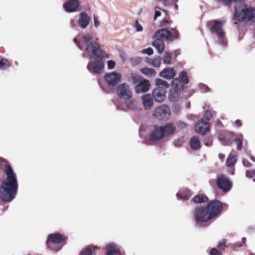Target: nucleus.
<instances>
[{
    "mask_svg": "<svg viewBox=\"0 0 255 255\" xmlns=\"http://www.w3.org/2000/svg\"><path fill=\"white\" fill-rule=\"evenodd\" d=\"M143 77L137 74H131L128 77V81L132 84H137Z\"/></svg>",
    "mask_w": 255,
    "mask_h": 255,
    "instance_id": "473e14b6",
    "label": "nucleus"
},
{
    "mask_svg": "<svg viewBox=\"0 0 255 255\" xmlns=\"http://www.w3.org/2000/svg\"><path fill=\"white\" fill-rule=\"evenodd\" d=\"M117 94L119 98L126 100H129L132 97V89L130 86L126 83H122L118 86Z\"/></svg>",
    "mask_w": 255,
    "mask_h": 255,
    "instance_id": "423d86ee",
    "label": "nucleus"
},
{
    "mask_svg": "<svg viewBox=\"0 0 255 255\" xmlns=\"http://www.w3.org/2000/svg\"><path fill=\"white\" fill-rule=\"evenodd\" d=\"M200 89L203 92H207L208 91V88L205 85H200Z\"/></svg>",
    "mask_w": 255,
    "mask_h": 255,
    "instance_id": "6e6d98bb",
    "label": "nucleus"
},
{
    "mask_svg": "<svg viewBox=\"0 0 255 255\" xmlns=\"http://www.w3.org/2000/svg\"><path fill=\"white\" fill-rule=\"evenodd\" d=\"M219 156L220 158L222 157V156H221V155H219Z\"/></svg>",
    "mask_w": 255,
    "mask_h": 255,
    "instance_id": "0e129e2a",
    "label": "nucleus"
},
{
    "mask_svg": "<svg viewBox=\"0 0 255 255\" xmlns=\"http://www.w3.org/2000/svg\"><path fill=\"white\" fill-rule=\"evenodd\" d=\"M182 90L183 89H178L177 88L171 90L169 94V100L172 102H177L180 98V91Z\"/></svg>",
    "mask_w": 255,
    "mask_h": 255,
    "instance_id": "a878e982",
    "label": "nucleus"
},
{
    "mask_svg": "<svg viewBox=\"0 0 255 255\" xmlns=\"http://www.w3.org/2000/svg\"><path fill=\"white\" fill-rule=\"evenodd\" d=\"M79 0H69L63 4V8L67 12H74L79 10Z\"/></svg>",
    "mask_w": 255,
    "mask_h": 255,
    "instance_id": "ddd939ff",
    "label": "nucleus"
},
{
    "mask_svg": "<svg viewBox=\"0 0 255 255\" xmlns=\"http://www.w3.org/2000/svg\"><path fill=\"white\" fill-rule=\"evenodd\" d=\"M142 52L143 54H147L148 55H152L153 53V49L149 47V48H147L146 49H142Z\"/></svg>",
    "mask_w": 255,
    "mask_h": 255,
    "instance_id": "de8ad7c7",
    "label": "nucleus"
},
{
    "mask_svg": "<svg viewBox=\"0 0 255 255\" xmlns=\"http://www.w3.org/2000/svg\"><path fill=\"white\" fill-rule=\"evenodd\" d=\"M150 87V82L148 80L143 78L136 84L134 87L135 92L137 94L147 92Z\"/></svg>",
    "mask_w": 255,
    "mask_h": 255,
    "instance_id": "4468645a",
    "label": "nucleus"
},
{
    "mask_svg": "<svg viewBox=\"0 0 255 255\" xmlns=\"http://www.w3.org/2000/svg\"><path fill=\"white\" fill-rule=\"evenodd\" d=\"M121 75L119 73L113 72L106 74L104 79L109 87L113 88L121 81Z\"/></svg>",
    "mask_w": 255,
    "mask_h": 255,
    "instance_id": "9d476101",
    "label": "nucleus"
},
{
    "mask_svg": "<svg viewBox=\"0 0 255 255\" xmlns=\"http://www.w3.org/2000/svg\"><path fill=\"white\" fill-rule=\"evenodd\" d=\"M190 144L192 149L194 150L199 149L200 148V141L199 137L197 136H193L191 138Z\"/></svg>",
    "mask_w": 255,
    "mask_h": 255,
    "instance_id": "c756f323",
    "label": "nucleus"
},
{
    "mask_svg": "<svg viewBox=\"0 0 255 255\" xmlns=\"http://www.w3.org/2000/svg\"><path fill=\"white\" fill-rule=\"evenodd\" d=\"M251 159H252V161H255V158L254 157H253V156L251 157Z\"/></svg>",
    "mask_w": 255,
    "mask_h": 255,
    "instance_id": "052dcab7",
    "label": "nucleus"
},
{
    "mask_svg": "<svg viewBox=\"0 0 255 255\" xmlns=\"http://www.w3.org/2000/svg\"><path fill=\"white\" fill-rule=\"evenodd\" d=\"M222 208V203L218 200H215L210 202L206 208L213 218L221 212Z\"/></svg>",
    "mask_w": 255,
    "mask_h": 255,
    "instance_id": "9b49d317",
    "label": "nucleus"
},
{
    "mask_svg": "<svg viewBox=\"0 0 255 255\" xmlns=\"http://www.w3.org/2000/svg\"><path fill=\"white\" fill-rule=\"evenodd\" d=\"M227 243V240L226 239H223L220 241L218 243V247L220 249V250H223L225 249L226 246V244Z\"/></svg>",
    "mask_w": 255,
    "mask_h": 255,
    "instance_id": "37998d69",
    "label": "nucleus"
},
{
    "mask_svg": "<svg viewBox=\"0 0 255 255\" xmlns=\"http://www.w3.org/2000/svg\"><path fill=\"white\" fill-rule=\"evenodd\" d=\"M155 85L157 86L156 88L163 89L167 91V89L170 87V84L166 81L157 78L155 80Z\"/></svg>",
    "mask_w": 255,
    "mask_h": 255,
    "instance_id": "cd10ccee",
    "label": "nucleus"
},
{
    "mask_svg": "<svg viewBox=\"0 0 255 255\" xmlns=\"http://www.w3.org/2000/svg\"><path fill=\"white\" fill-rule=\"evenodd\" d=\"M242 246V245H238L239 247H241Z\"/></svg>",
    "mask_w": 255,
    "mask_h": 255,
    "instance_id": "69168bd1",
    "label": "nucleus"
},
{
    "mask_svg": "<svg viewBox=\"0 0 255 255\" xmlns=\"http://www.w3.org/2000/svg\"><path fill=\"white\" fill-rule=\"evenodd\" d=\"M205 144L207 145V146H209L211 144V143H210V141H209V142H205Z\"/></svg>",
    "mask_w": 255,
    "mask_h": 255,
    "instance_id": "bf43d9fd",
    "label": "nucleus"
},
{
    "mask_svg": "<svg viewBox=\"0 0 255 255\" xmlns=\"http://www.w3.org/2000/svg\"><path fill=\"white\" fill-rule=\"evenodd\" d=\"M233 139H234L236 141L237 149H238V150L241 149L242 148V140L240 138H235L234 137Z\"/></svg>",
    "mask_w": 255,
    "mask_h": 255,
    "instance_id": "49530a36",
    "label": "nucleus"
},
{
    "mask_svg": "<svg viewBox=\"0 0 255 255\" xmlns=\"http://www.w3.org/2000/svg\"><path fill=\"white\" fill-rule=\"evenodd\" d=\"M153 116L157 120L166 121L170 116V110L167 106L163 105L155 109Z\"/></svg>",
    "mask_w": 255,
    "mask_h": 255,
    "instance_id": "6e6552de",
    "label": "nucleus"
},
{
    "mask_svg": "<svg viewBox=\"0 0 255 255\" xmlns=\"http://www.w3.org/2000/svg\"><path fill=\"white\" fill-rule=\"evenodd\" d=\"M219 156L220 158L222 157V156H221V155H219Z\"/></svg>",
    "mask_w": 255,
    "mask_h": 255,
    "instance_id": "e2e57ef3",
    "label": "nucleus"
},
{
    "mask_svg": "<svg viewBox=\"0 0 255 255\" xmlns=\"http://www.w3.org/2000/svg\"><path fill=\"white\" fill-rule=\"evenodd\" d=\"M194 216L195 220L198 222H207L212 219L207 208L200 205L195 208L194 211Z\"/></svg>",
    "mask_w": 255,
    "mask_h": 255,
    "instance_id": "39448f33",
    "label": "nucleus"
},
{
    "mask_svg": "<svg viewBox=\"0 0 255 255\" xmlns=\"http://www.w3.org/2000/svg\"><path fill=\"white\" fill-rule=\"evenodd\" d=\"M141 100L144 109L145 110H149L153 107V97L150 94L143 95L141 97Z\"/></svg>",
    "mask_w": 255,
    "mask_h": 255,
    "instance_id": "f3484780",
    "label": "nucleus"
},
{
    "mask_svg": "<svg viewBox=\"0 0 255 255\" xmlns=\"http://www.w3.org/2000/svg\"><path fill=\"white\" fill-rule=\"evenodd\" d=\"M179 33L177 29L175 28L171 29V31H170L169 41L177 39L179 38Z\"/></svg>",
    "mask_w": 255,
    "mask_h": 255,
    "instance_id": "72a5a7b5",
    "label": "nucleus"
},
{
    "mask_svg": "<svg viewBox=\"0 0 255 255\" xmlns=\"http://www.w3.org/2000/svg\"><path fill=\"white\" fill-rule=\"evenodd\" d=\"M134 27L137 32H141L143 30L142 25L139 23L138 20H136L135 22Z\"/></svg>",
    "mask_w": 255,
    "mask_h": 255,
    "instance_id": "a18cd8bd",
    "label": "nucleus"
},
{
    "mask_svg": "<svg viewBox=\"0 0 255 255\" xmlns=\"http://www.w3.org/2000/svg\"><path fill=\"white\" fill-rule=\"evenodd\" d=\"M217 184L218 187L224 192H228L232 188L231 181L224 175H221L217 177Z\"/></svg>",
    "mask_w": 255,
    "mask_h": 255,
    "instance_id": "f8f14e48",
    "label": "nucleus"
},
{
    "mask_svg": "<svg viewBox=\"0 0 255 255\" xmlns=\"http://www.w3.org/2000/svg\"><path fill=\"white\" fill-rule=\"evenodd\" d=\"M234 22L236 21L248 22L253 20L255 22V8L246 5L243 0H238L235 5Z\"/></svg>",
    "mask_w": 255,
    "mask_h": 255,
    "instance_id": "7ed1b4c3",
    "label": "nucleus"
},
{
    "mask_svg": "<svg viewBox=\"0 0 255 255\" xmlns=\"http://www.w3.org/2000/svg\"><path fill=\"white\" fill-rule=\"evenodd\" d=\"M175 0V1H178V0Z\"/></svg>",
    "mask_w": 255,
    "mask_h": 255,
    "instance_id": "338daca9",
    "label": "nucleus"
},
{
    "mask_svg": "<svg viewBox=\"0 0 255 255\" xmlns=\"http://www.w3.org/2000/svg\"><path fill=\"white\" fill-rule=\"evenodd\" d=\"M243 165L246 167H249L250 166V162L246 159H243Z\"/></svg>",
    "mask_w": 255,
    "mask_h": 255,
    "instance_id": "4d7b16f0",
    "label": "nucleus"
},
{
    "mask_svg": "<svg viewBox=\"0 0 255 255\" xmlns=\"http://www.w3.org/2000/svg\"><path fill=\"white\" fill-rule=\"evenodd\" d=\"M66 238L61 234L55 233L50 234L48 237L47 244L48 246L49 242L57 244L65 240Z\"/></svg>",
    "mask_w": 255,
    "mask_h": 255,
    "instance_id": "a211bd4d",
    "label": "nucleus"
},
{
    "mask_svg": "<svg viewBox=\"0 0 255 255\" xmlns=\"http://www.w3.org/2000/svg\"><path fill=\"white\" fill-rule=\"evenodd\" d=\"M160 127L164 137H167L173 134L176 129V126L172 123H167Z\"/></svg>",
    "mask_w": 255,
    "mask_h": 255,
    "instance_id": "aec40b11",
    "label": "nucleus"
},
{
    "mask_svg": "<svg viewBox=\"0 0 255 255\" xmlns=\"http://www.w3.org/2000/svg\"><path fill=\"white\" fill-rule=\"evenodd\" d=\"M205 118L208 120H210L212 118V114L210 111H206L204 114Z\"/></svg>",
    "mask_w": 255,
    "mask_h": 255,
    "instance_id": "3c124183",
    "label": "nucleus"
},
{
    "mask_svg": "<svg viewBox=\"0 0 255 255\" xmlns=\"http://www.w3.org/2000/svg\"><path fill=\"white\" fill-rule=\"evenodd\" d=\"M235 124L238 127H240L241 126L242 124H241V121L240 120H237L236 122H235Z\"/></svg>",
    "mask_w": 255,
    "mask_h": 255,
    "instance_id": "13d9d810",
    "label": "nucleus"
},
{
    "mask_svg": "<svg viewBox=\"0 0 255 255\" xmlns=\"http://www.w3.org/2000/svg\"><path fill=\"white\" fill-rule=\"evenodd\" d=\"M94 23L95 27H97L100 25V21L98 20V18L96 16L94 17Z\"/></svg>",
    "mask_w": 255,
    "mask_h": 255,
    "instance_id": "864d4df0",
    "label": "nucleus"
},
{
    "mask_svg": "<svg viewBox=\"0 0 255 255\" xmlns=\"http://www.w3.org/2000/svg\"><path fill=\"white\" fill-rule=\"evenodd\" d=\"M167 91L163 89L154 88L152 91V97L154 100L158 103H161L164 101L166 98V94Z\"/></svg>",
    "mask_w": 255,
    "mask_h": 255,
    "instance_id": "2eb2a0df",
    "label": "nucleus"
},
{
    "mask_svg": "<svg viewBox=\"0 0 255 255\" xmlns=\"http://www.w3.org/2000/svg\"><path fill=\"white\" fill-rule=\"evenodd\" d=\"M236 161L237 159L236 157L233 155L230 154L227 159L226 165L228 167L232 166L236 163Z\"/></svg>",
    "mask_w": 255,
    "mask_h": 255,
    "instance_id": "c9c22d12",
    "label": "nucleus"
},
{
    "mask_svg": "<svg viewBox=\"0 0 255 255\" xmlns=\"http://www.w3.org/2000/svg\"><path fill=\"white\" fill-rule=\"evenodd\" d=\"M171 54L168 51H166L163 57V63L165 64H169L171 62Z\"/></svg>",
    "mask_w": 255,
    "mask_h": 255,
    "instance_id": "e433bc0d",
    "label": "nucleus"
},
{
    "mask_svg": "<svg viewBox=\"0 0 255 255\" xmlns=\"http://www.w3.org/2000/svg\"><path fill=\"white\" fill-rule=\"evenodd\" d=\"M4 171L6 178L2 181L0 188V198L9 202L14 198L17 193L18 183L16 174L10 165H6Z\"/></svg>",
    "mask_w": 255,
    "mask_h": 255,
    "instance_id": "f257e3e1",
    "label": "nucleus"
},
{
    "mask_svg": "<svg viewBox=\"0 0 255 255\" xmlns=\"http://www.w3.org/2000/svg\"><path fill=\"white\" fill-rule=\"evenodd\" d=\"M211 255H221V253L216 248H213L211 250Z\"/></svg>",
    "mask_w": 255,
    "mask_h": 255,
    "instance_id": "8fccbe9b",
    "label": "nucleus"
},
{
    "mask_svg": "<svg viewBox=\"0 0 255 255\" xmlns=\"http://www.w3.org/2000/svg\"><path fill=\"white\" fill-rule=\"evenodd\" d=\"M220 1L224 2L226 5L230 6L232 3H234L235 5L237 3L238 0H219Z\"/></svg>",
    "mask_w": 255,
    "mask_h": 255,
    "instance_id": "c03bdc74",
    "label": "nucleus"
},
{
    "mask_svg": "<svg viewBox=\"0 0 255 255\" xmlns=\"http://www.w3.org/2000/svg\"><path fill=\"white\" fill-rule=\"evenodd\" d=\"M147 63L155 67H159L160 66L161 62V57L159 56L156 57L154 58H147L146 60Z\"/></svg>",
    "mask_w": 255,
    "mask_h": 255,
    "instance_id": "7c9ffc66",
    "label": "nucleus"
},
{
    "mask_svg": "<svg viewBox=\"0 0 255 255\" xmlns=\"http://www.w3.org/2000/svg\"><path fill=\"white\" fill-rule=\"evenodd\" d=\"M154 36L155 38L169 41L170 31L166 28H162L157 30Z\"/></svg>",
    "mask_w": 255,
    "mask_h": 255,
    "instance_id": "b1692460",
    "label": "nucleus"
},
{
    "mask_svg": "<svg viewBox=\"0 0 255 255\" xmlns=\"http://www.w3.org/2000/svg\"><path fill=\"white\" fill-rule=\"evenodd\" d=\"M116 65V63L115 61L113 60H109L107 63V66L108 69H113L114 68Z\"/></svg>",
    "mask_w": 255,
    "mask_h": 255,
    "instance_id": "09e8293b",
    "label": "nucleus"
},
{
    "mask_svg": "<svg viewBox=\"0 0 255 255\" xmlns=\"http://www.w3.org/2000/svg\"><path fill=\"white\" fill-rule=\"evenodd\" d=\"M70 25L73 28H76L77 27V22L76 20L74 19H71L70 20Z\"/></svg>",
    "mask_w": 255,
    "mask_h": 255,
    "instance_id": "603ef678",
    "label": "nucleus"
},
{
    "mask_svg": "<svg viewBox=\"0 0 255 255\" xmlns=\"http://www.w3.org/2000/svg\"><path fill=\"white\" fill-rule=\"evenodd\" d=\"M90 17L85 11H82L79 14L78 20V24L82 28H86L89 24L90 21Z\"/></svg>",
    "mask_w": 255,
    "mask_h": 255,
    "instance_id": "dca6fc26",
    "label": "nucleus"
},
{
    "mask_svg": "<svg viewBox=\"0 0 255 255\" xmlns=\"http://www.w3.org/2000/svg\"><path fill=\"white\" fill-rule=\"evenodd\" d=\"M165 137L161 127H155L151 132L150 139L152 140H158Z\"/></svg>",
    "mask_w": 255,
    "mask_h": 255,
    "instance_id": "412c9836",
    "label": "nucleus"
},
{
    "mask_svg": "<svg viewBox=\"0 0 255 255\" xmlns=\"http://www.w3.org/2000/svg\"><path fill=\"white\" fill-rule=\"evenodd\" d=\"M10 66L9 62L6 59H2L0 61V69L5 70Z\"/></svg>",
    "mask_w": 255,
    "mask_h": 255,
    "instance_id": "58836bf2",
    "label": "nucleus"
},
{
    "mask_svg": "<svg viewBox=\"0 0 255 255\" xmlns=\"http://www.w3.org/2000/svg\"><path fill=\"white\" fill-rule=\"evenodd\" d=\"M87 68L92 74H100L104 72V64L102 60L96 59L89 62Z\"/></svg>",
    "mask_w": 255,
    "mask_h": 255,
    "instance_id": "0eeeda50",
    "label": "nucleus"
},
{
    "mask_svg": "<svg viewBox=\"0 0 255 255\" xmlns=\"http://www.w3.org/2000/svg\"><path fill=\"white\" fill-rule=\"evenodd\" d=\"M175 75L173 68L166 67L163 69L159 73L160 77L165 79H171Z\"/></svg>",
    "mask_w": 255,
    "mask_h": 255,
    "instance_id": "5701e85b",
    "label": "nucleus"
},
{
    "mask_svg": "<svg viewBox=\"0 0 255 255\" xmlns=\"http://www.w3.org/2000/svg\"><path fill=\"white\" fill-rule=\"evenodd\" d=\"M140 71L143 75L148 77H153L156 75V72L153 68L144 67L141 68Z\"/></svg>",
    "mask_w": 255,
    "mask_h": 255,
    "instance_id": "c85d7f7f",
    "label": "nucleus"
},
{
    "mask_svg": "<svg viewBox=\"0 0 255 255\" xmlns=\"http://www.w3.org/2000/svg\"><path fill=\"white\" fill-rule=\"evenodd\" d=\"M189 83L187 74L185 71H182L179 74V77L174 78L172 81V85L174 88L183 89L184 85Z\"/></svg>",
    "mask_w": 255,
    "mask_h": 255,
    "instance_id": "1a4fd4ad",
    "label": "nucleus"
},
{
    "mask_svg": "<svg viewBox=\"0 0 255 255\" xmlns=\"http://www.w3.org/2000/svg\"><path fill=\"white\" fill-rule=\"evenodd\" d=\"M225 23V20H215L214 24L211 27V30L214 32L218 37L219 42L223 45L226 44L225 39V32H224L223 26Z\"/></svg>",
    "mask_w": 255,
    "mask_h": 255,
    "instance_id": "20e7f679",
    "label": "nucleus"
},
{
    "mask_svg": "<svg viewBox=\"0 0 255 255\" xmlns=\"http://www.w3.org/2000/svg\"><path fill=\"white\" fill-rule=\"evenodd\" d=\"M107 255H123L119 248L114 243H111L107 247Z\"/></svg>",
    "mask_w": 255,
    "mask_h": 255,
    "instance_id": "393cba45",
    "label": "nucleus"
},
{
    "mask_svg": "<svg viewBox=\"0 0 255 255\" xmlns=\"http://www.w3.org/2000/svg\"><path fill=\"white\" fill-rule=\"evenodd\" d=\"M171 23V21L168 19H164L161 21L160 25L161 27H168Z\"/></svg>",
    "mask_w": 255,
    "mask_h": 255,
    "instance_id": "a19ab883",
    "label": "nucleus"
},
{
    "mask_svg": "<svg viewBox=\"0 0 255 255\" xmlns=\"http://www.w3.org/2000/svg\"><path fill=\"white\" fill-rule=\"evenodd\" d=\"M218 138L223 144H225L234 138V135L229 131H222L219 133Z\"/></svg>",
    "mask_w": 255,
    "mask_h": 255,
    "instance_id": "4be33fe9",
    "label": "nucleus"
},
{
    "mask_svg": "<svg viewBox=\"0 0 255 255\" xmlns=\"http://www.w3.org/2000/svg\"><path fill=\"white\" fill-rule=\"evenodd\" d=\"M152 45L156 48L159 54H161L165 48V43L163 39L156 38L153 42Z\"/></svg>",
    "mask_w": 255,
    "mask_h": 255,
    "instance_id": "bb28decb",
    "label": "nucleus"
},
{
    "mask_svg": "<svg viewBox=\"0 0 255 255\" xmlns=\"http://www.w3.org/2000/svg\"><path fill=\"white\" fill-rule=\"evenodd\" d=\"M117 109H118V110H123L122 108H120L119 107H118V106H117Z\"/></svg>",
    "mask_w": 255,
    "mask_h": 255,
    "instance_id": "680f3d73",
    "label": "nucleus"
},
{
    "mask_svg": "<svg viewBox=\"0 0 255 255\" xmlns=\"http://www.w3.org/2000/svg\"><path fill=\"white\" fill-rule=\"evenodd\" d=\"M137 102L135 100L132 99L127 103V107L128 109L133 110L136 108Z\"/></svg>",
    "mask_w": 255,
    "mask_h": 255,
    "instance_id": "ea45409f",
    "label": "nucleus"
},
{
    "mask_svg": "<svg viewBox=\"0 0 255 255\" xmlns=\"http://www.w3.org/2000/svg\"><path fill=\"white\" fill-rule=\"evenodd\" d=\"M246 176L249 178H253V181L255 182V169H253L252 170H248L246 172Z\"/></svg>",
    "mask_w": 255,
    "mask_h": 255,
    "instance_id": "79ce46f5",
    "label": "nucleus"
},
{
    "mask_svg": "<svg viewBox=\"0 0 255 255\" xmlns=\"http://www.w3.org/2000/svg\"><path fill=\"white\" fill-rule=\"evenodd\" d=\"M160 15H161L160 11L159 10H156L154 12V17H153L154 20H155L158 17L160 16Z\"/></svg>",
    "mask_w": 255,
    "mask_h": 255,
    "instance_id": "5fc2aeb1",
    "label": "nucleus"
},
{
    "mask_svg": "<svg viewBox=\"0 0 255 255\" xmlns=\"http://www.w3.org/2000/svg\"><path fill=\"white\" fill-rule=\"evenodd\" d=\"M95 248L94 246L87 247L81 252V255H93Z\"/></svg>",
    "mask_w": 255,
    "mask_h": 255,
    "instance_id": "f704fd0d",
    "label": "nucleus"
},
{
    "mask_svg": "<svg viewBox=\"0 0 255 255\" xmlns=\"http://www.w3.org/2000/svg\"><path fill=\"white\" fill-rule=\"evenodd\" d=\"M208 199L207 196H205L202 194L198 195L195 196L193 198V201L195 203L202 204L203 203L207 202Z\"/></svg>",
    "mask_w": 255,
    "mask_h": 255,
    "instance_id": "2f4dec72",
    "label": "nucleus"
},
{
    "mask_svg": "<svg viewBox=\"0 0 255 255\" xmlns=\"http://www.w3.org/2000/svg\"><path fill=\"white\" fill-rule=\"evenodd\" d=\"M195 128L196 131L198 133L205 134L209 129V124L201 120L196 125Z\"/></svg>",
    "mask_w": 255,
    "mask_h": 255,
    "instance_id": "6ab92c4d",
    "label": "nucleus"
},
{
    "mask_svg": "<svg viewBox=\"0 0 255 255\" xmlns=\"http://www.w3.org/2000/svg\"><path fill=\"white\" fill-rule=\"evenodd\" d=\"M187 193L186 195H183V193L182 192H179L177 193V196L178 199L179 200H182L183 201H186L188 200V199L190 198V197L191 195V192L189 190H188Z\"/></svg>",
    "mask_w": 255,
    "mask_h": 255,
    "instance_id": "4c0bfd02",
    "label": "nucleus"
},
{
    "mask_svg": "<svg viewBox=\"0 0 255 255\" xmlns=\"http://www.w3.org/2000/svg\"><path fill=\"white\" fill-rule=\"evenodd\" d=\"M74 41L80 49H85L83 56H88L91 58H98L102 55L100 45L94 39L92 34L79 35Z\"/></svg>",
    "mask_w": 255,
    "mask_h": 255,
    "instance_id": "f03ea898",
    "label": "nucleus"
}]
</instances>
